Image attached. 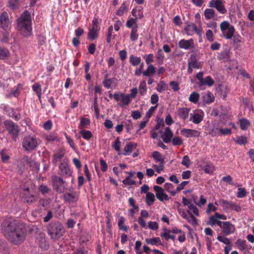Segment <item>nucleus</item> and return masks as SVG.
<instances>
[{
    "instance_id": "obj_1",
    "label": "nucleus",
    "mask_w": 254,
    "mask_h": 254,
    "mask_svg": "<svg viewBox=\"0 0 254 254\" xmlns=\"http://www.w3.org/2000/svg\"><path fill=\"white\" fill-rule=\"evenodd\" d=\"M1 230L4 236L14 245L20 244L25 239L24 227L16 220L4 221L1 224Z\"/></svg>"
},
{
    "instance_id": "obj_2",
    "label": "nucleus",
    "mask_w": 254,
    "mask_h": 254,
    "mask_svg": "<svg viewBox=\"0 0 254 254\" xmlns=\"http://www.w3.org/2000/svg\"><path fill=\"white\" fill-rule=\"evenodd\" d=\"M17 28L20 34L25 37H29L32 34V20L31 14L27 10L24 11L17 19Z\"/></svg>"
},
{
    "instance_id": "obj_3",
    "label": "nucleus",
    "mask_w": 254,
    "mask_h": 254,
    "mask_svg": "<svg viewBox=\"0 0 254 254\" xmlns=\"http://www.w3.org/2000/svg\"><path fill=\"white\" fill-rule=\"evenodd\" d=\"M48 233L52 239L58 240L63 236L64 230L62 224L59 222L53 221L47 228Z\"/></svg>"
},
{
    "instance_id": "obj_4",
    "label": "nucleus",
    "mask_w": 254,
    "mask_h": 254,
    "mask_svg": "<svg viewBox=\"0 0 254 254\" xmlns=\"http://www.w3.org/2000/svg\"><path fill=\"white\" fill-rule=\"evenodd\" d=\"M40 143V139L34 135H26L22 139V146L26 151L36 149Z\"/></svg>"
},
{
    "instance_id": "obj_5",
    "label": "nucleus",
    "mask_w": 254,
    "mask_h": 254,
    "mask_svg": "<svg viewBox=\"0 0 254 254\" xmlns=\"http://www.w3.org/2000/svg\"><path fill=\"white\" fill-rule=\"evenodd\" d=\"M220 28L222 36L226 39H231L234 35L235 29L227 21H223L220 24Z\"/></svg>"
},
{
    "instance_id": "obj_6",
    "label": "nucleus",
    "mask_w": 254,
    "mask_h": 254,
    "mask_svg": "<svg viewBox=\"0 0 254 254\" xmlns=\"http://www.w3.org/2000/svg\"><path fill=\"white\" fill-rule=\"evenodd\" d=\"M3 123L6 130L10 135L12 138L14 140H16L20 130L18 125L10 120H6Z\"/></svg>"
},
{
    "instance_id": "obj_7",
    "label": "nucleus",
    "mask_w": 254,
    "mask_h": 254,
    "mask_svg": "<svg viewBox=\"0 0 254 254\" xmlns=\"http://www.w3.org/2000/svg\"><path fill=\"white\" fill-rule=\"evenodd\" d=\"M217 225L221 229V234L224 236H229L233 234L236 231V228L234 224L229 221L217 222Z\"/></svg>"
},
{
    "instance_id": "obj_8",
    "label": "nucleus",
    "mask_w": 254,
    "mask_h": 254,
    "mask_svg": "<svg viewBox=\"0 0 254 254\" xmlns=\"http://www.w3.org/2000/svg\"><path fill=\"white\" fill-rule=\"evenodd\" d=\"M208 7L215 9L220 14L225 15L227 13V9L223 0H210L208 2Z\"/></svg>"
},
{
    "instance_id": "obj_9",
    "label": "nucleus",
    "mask_w": 254,
    "mask_h": 254,
    "mask_svg": "<svg viewBox=\"0 0 254 254\" xmlns=\"http://www.w3.org/2000/svg\"><path fill=\"white\" fill-rule=\"evenodd\" d=\"M52 185L53 189L58 193H63L64 190V185L65 182L61 177L56 175H52L51 177Z\"/></svg>"
},
{
    "instance_id": "obj_10",
    "label": "nucleus",
    "mask_w": 254,
    "mask_h": 254,
    "mask_svg": "<svg viewBox=\"0 0 254 254\" xmlns=\"http://www.w3.org/2000/svg\"><path fill=\"white\" fill-rule=\"evenodd\" d=\"M59 174L65 177H68L72 175V171L70 166L66 160H63L59 167Z\"/></svg>"
},
{
    "instance_id": "obj_11",
    "label": "nucleus",
    "mask_w": 254,
    "mask_h": 254,
    "mask_svg": "<svg viewBox=\"0 0 254 254\" xmlns=\"http://www.w3.org/2000/svg\"><path fill=\"white\" fill-rule=\"evenodd\" d=\"M219 205L222 206L225 210L232 209L237 212H239L241 210V206L233 202L221 199L219 200Z\"/></svg>"
},
{
    "instance_id": "obj_12",
    "label": "nucleus",
    "mask_w": 254,
    "mask_h": 254,
    "mask_svg": "<svg viewBox=\"0 0 254 254\" xmlns=\"http://www.w3.org/2000/svg\"><path fill=\"white\" fill-rule=\"evenodd\" d=\"M184 30L186 33L189 36H191L194 33H196L199 36L202 35L201 29L198 28L194 23L187 22L184 28Z\"/></svg>"
},
{
    "instance_id": "obj_13",
    "label": "nucleus",
    "mask_w": 254,
    "mask_h": 254,
    "mask_svg": "<svg viewBox=\"0 0 254 254\" xmlns=\"http://www.w3.org/2000/svg\"><path fill=\"white\" fill-rule=\"evenodd\" d=\"M22 195L24 201L29 204L36 202L38 199L37 195L30 193L28 188L24 189Z\"/></svg>"
},
{
    "instance_id": "obj_14",
    "label": "nucleus",
    "mask_w": 254,
    "mask_h": 254,
    "mask_svg": "<svg viewBox=\"0 0 254 254\" xmlns=\"http://www.w3.org/2000/svg\"><path fill=\"white\" fill-rule=\"evenodd\" d=\"M10 26V22L8 15L6 12L4 11L0 15V27L6 31Z\"/></svg>"
},
{
    "instance_id": "obj_15",
    "label": "nucleus",
    "mask_w": 254,
    "mask_h": 254,
    "mask_svg": "<svg viewBox=\"0 0 254 254\" xmlns=\"http://www.w3.org/2000/svg\"><path fill=\"white\" fill-rule=\"evenodd\" d=\"M219 219L226 220L227 217L224 214L215 212L214 215H212L209 217V220L207 222V224L213 227L215 225H217V223H215L214 221L222 222Z\"/></svg>"
},
{
    "instance_id": "obj_16",
    "label": "nucleus",
    "mask_w": 254,
    "mask_h": 254,
    "mask_svg": "<svg viewBox=\"0 0 254 254\" xmlns=\"http://www.w3.org/2000/svg\"><path fill=\"white\" fill-rule=\"evenodd\" d=\"M153 190L155 191L156 197L161 201L165 200H169V197L168 195L164 193V189L160 186H154Z\"/></svg>"
},
{
    "instance_id": "obj_17",
    "label": "nucleus",
    "mask_w": 254,
    "mask_h": 254,
    "mask_svg": "<svg viewBox=\"0 0 254 254\" xmlns=\"http://www.w3.org/2000/svg\"><path fill=\"white\" fill-rule=\"evenodd\" d=\"M180 48L186 50H191L194 48V41L192 39L189 40L181 39L178 43Z\"/></svg>"
},
{
    "instance_id": "obj_18",
    "label": "nucleus",
    "mask_w": 254,
    "mask_h": 254,
    "mask_svg": "<svg viewBox=\"0 0 254 254\" xmlns=\"http://www.w3.org/2000/svg\"><path fill=\"white\" fill-rule=\"evenodd\" d=\"M181 134L187 138L197 137L200 135V132L195 129L183 128L181 130Z\"/></svg>"
},
{
    "instance_id": "obj_19",
    "label": "nucleus",
    "mask_w": 254,
    "mask_h": 254,
    "mask_svg": "<svg viewBox=\"0 0 254 254\" xmlns=\"http://www.w3.org/2000/svg\"><path fill=\"white\" fill-rule=\"evenodd\" d=\"M189 210L187 211V212L190 215V216L194 222V223L196 224V219L195 217V216H199V211L198 208L196 206L192 204H190L189 205Z\"/></svg>"
},
{
    "instance_id": "obj_20",
    "label": "nucleus",
    "mask_w": 254,
    "mask_h": 254,
    "mask_svg": "<svg viewBox=\"0 0 254 254\" xmlns=\"http://www.w3.org/2000/svg\"><path fill=\"white\" fill-rule=\"evenodd\" d=\"M64 198L65 202L67 203H74L78 200V195L76 192L72 193L67 192L64 194Z\"/></svg>"
},
{
    "instance_id": "obj_21",
    "label": "nucleus",
    "mask_w": 254,
    "mask_h": 254,
    "mask_svg": "<svg viewBox=\"0 0 254 254\" xmlns=\"http://www.w3.org/2000/svg\"><path fill=\"white\" fill-rule=\"evenodd\" d=\"M204 114L202 112H197L190 114V121L195 124H199L203 119Z\"/></svg>"
},
{
    "instance_id": "obj_22",
    "label": "nucleus",
    "mask_w": 254,
    "mask_h": 254,
    "mask_svg": "<svg viewBox=\"0 0 254 254\" xmlns=\"http://www.w3.org/2000/svg\"><path fill=\"white\" fill-rule=\"evenodd\" d=\"M173 135V133L170 127H167L162 135V138L165 143H168L171 142Z\"/></svg>"
},
{
    "instance_id": "obj_23",
    "label": "nucleus",
    "mask_w": 254,
    "mask_h": 254,
    "mask_svg": "<svg viewBox=\"0 0 254 254\" xmlns=\"http://www.w3.org/2000/svg\"><path fill=\"white\" fill-rule=\"evenodd\" d=\"M238 249L241 251H248L251 247L247 244L246 240L238 239L235 243Z\"/></svg>"
},
{
    "instance_id": "obj_24",
    "label": "nucleus",
    "mask_w": 254,
    "mask_h": 254,
    "mask_svg": "<svg viewBox=\"0 0 254 254\" xmlns=\"http://www.w3.org/2000/svg\"><path fill=\"white\" fill-rule=\"evenodd\" d=\"M188 65L192 66L194 68L199 69L201 67L202 64L197 60L196 56L191 55L188 61Z\"/></svg>"
},
{
    "instance_id": "obj_25",
    "label": "nucleus",
    "mask_w": 254,
    "mask_h": 254,
    "mask_svg": "<svg viewBox=\"0 0 254 254\" xmlns=\"http://www.w3.org/2000/svg\"><path fill=\"white\" fill-rule=\"evenodd\" d=\"M136 143L134 142H128L127 143L124 147V152L123 153V154L124 155L130 154L133 151V149L136 148Z\"/></svg>"
},
{
    "instance_id": "obj_26",
    "label": "nucleus",
    "mask_w": 254,
    "mask_h": 254,
    "mask_svg": "<svg viewBox=\"0 0 254 254\" xmlns=\"http://www.w3.org/2000/svg\"><path fill=\"white\" fill-rule=\"evenodd\" d=\"M190 109L188 108H180L177 110V113L179 117L182 119L185 120L188 118L189 114Z\"/></svg>"
},
{
    "instance_id": "obj_27",
    "label": "nucleus",
    "mask_w": 254,
    "mask_h": 254,
    "mask_svg": "<svg viewBox=\"0 0 254 254\" xmlns=\"http://www.w3.org/2000/svg\"><path fill=\"white\" fill-rule=\"evenodd\" d=\"M152 157L154 159L156 162L159 163H165V158L161 153L157 151H154L152 153Z\"/></svg>"
},
{
    "instance_id": "obj_28",
    "label": "nucleus",
    "mask_w": 254,
    "mask_h": 254,
    "mask_svg": "<svg viewBox=\"0 0 254 254\" xmlns=\"http://www.w3.org/2000/svg\"><path fill=\"white\" fill-rule=\"evenodd\" d=\"M141 59L140 57L135 56L133 55H130L129 57V62L133 66H137L141 62Z\"/></svg>"
},
{
    "instance_id": "obj_29",
    "label": "nucleus",
    "mask_w": 254,
    "mask_h": 254,
    "mask_svg": "<svg viewBox=\"0 0 254 254\" xmlns=\"http://www.w3.org/2000/svg\"><path fill=\"white\" fill-rule=\"evenodd\" d=\"M64 155V152L62 150H59L55 152L53 157L52 162L53 164L56 165L57 162L61 161Z\"/></svg>"
},
{
    "instance_id": "obj_30",
    "label": "nucleus",
    "mask_w": 254,
    "mask_h": 254,
    "mask_svg": "<svg viewBox=\"0 0 254 254\" xmlns=\"http://www.w3.org/2000/svg\"><path fill=\"white\" fill-rule=\"evenodd\" d=\"M216 14L214 9L212 8H206L204 11V15L206 20L213 19Z\"/></svg>"
},
{
    "instance_id": "obj_31",
    "label": "nucleus",
    "mask_w": 254,
    "mask_h": 254,
    "mask_svg": "<svg viewBox=\"0 0 254 254\" xmlns=\"http://www.w3.org/2000/svg\"><path fill=\"white\" fill-rule=\"evenodd\" d=\"M120 105L122 107H126L129 105L131 102V100L129 97L128 94H125L124 93H121Z\"/></svg>"
},
{
    "instance_id": "obj_32",
    "label": "nucleus",
    "mask_w": 254,
    "mask_h": 254,
    "mask_svg": "<svg viewBox=\"0 0 254 254\" xmlns=\"http://www.w3.org/2000/svg\"><path fill=\"white\" fill-rule=\"evenodd\" d=\"M10 56L9 51L3 47H0V60H7L8 59Z\"/></svg>"
},
{
    "instance_id": "obj_33",
    "label": "nucleus",
    "mask_w": 254,
    "mask_h": 254,
    "mask_svg": "<svg viewBox=\"0 0 254 254\" xmlns=\"http://www.w3.org/2000/svg\"><path fill=\"white\" fill-rule=\"evenodd\" d=\"M155 72V67L154 65H148L147 68L143 71V76L150 77L151 75L154 74Z\"/></svg>"
},
{
    "instance_id": "obj_34",
    "label": "nucleus",
    "mask_w": 254,
    "mask_h": 254,
    "mask_svg": "<svg viewBox=\"0 0 254 254\" xmlns=\"http://www.w3.org/2000/svg\"><path fill=\"white\" fill-rule=\"evenodd\" d=\"M155 198L154 194L151 192H148L146 194V203L148 206L152 205L155 202Z\"/></svg>"
},
{
    "instance_id": "obj_35",
    "label": "nucleus",
    "mask_w": 254,
    "mask_h": 254,
    "mask_svg": "<svg viewBox=\"0 0 254 254\" xmlns=\"http://www.w3.org/2000/svg\"><path fill=\"white\" fill-rule=\"evenodd\" d=\"M99 31L96 29H89L87 35L88 38L91 40L96 39L98 36Z\"/></svg>"
},
{
    "instance_id": "obj_36",
    "label": "nucleus",
    "mask_w": 254,
    "mask_h": 254,
    "mask_svg": "<svg viewBox=\"0 0 254 254\" xmlns=\"http://www.w3.org/2000/svg\"><path fill=\"white\" fill-rule=\"evenodd\" d=\"M203 101L207 104H210L213 102L214 100V97L212 93L208 91L206 93L204 94L203 95Z\"/></svg>"
},
{
    "instance_id": "obj_37",
    "label": "nucleus",
    "mask_w": 254,
    "mask_h": 254,
    "mask_svg": "<svg viewBox=\"0 0 254 254\" xmlns=\"http://www.w3.org/2000/svg\"><path fill=\"white\" fill-rule=\"evenodd\" d=\"M164 54L162 50L159 49L156 54V58L157 59V63L159 65H161L163 64L164 60Z\"/></svg>"
},
{
    "instance_id": "obj_38",
    "label": "nucleus",
    "mask_w": 254,
    "mask_h": 254,
    "mask_svg": "<svg viewBox=\"0 0 254 254\" xmlns=\"http://www.w3.org/2000/svg\"><path fill=\"white\" fill-rule=\"evenodd\" d=\"M138 37L137 25H134L131 28L130 39L132 41H135L137 40Z\"/></svg>"
},
{
    "instance_id": "obj_39",
    "label": "nucleus",
    "mask_w": 254,
    "mask_h": 254,
    "mask_svg": "<svg viewBox=\"0 0 254 254\" xmlns=\"http://www.w3.org/2000/svg\"><path fill=\"white\" fill-rule=\"evenodd\" d=\"M32 88L33 91L36 93L39 99L41 101L42 89L40 84L39 83H36L32 85Z\"/></svg>"
},
{
    "instance_id": "obj_40",
    "label": "nucleus",
    "mask_w": 254,
    "mask_h": 254,
    "mask_svg": "<svg viewBox=\"0 0 254 254\" xmlns=\"http://www.w3.org/2000/svg\"><path fill=\"white\" fill-rule=\"evenodd\" d=\"M199 99V94L195 91L192 92L189 98V101L193 104H196Z\"/></svg>"
},
{
    "instance_id": "obj_41",
    "label": "nucleus",
    "mask_w": 254,
    "mask_h": 254,
    "mask_svg": "<svg viewBox=\"0 0 254 254\" xmlns=\"http://www.w3.org/2000/svg\"><path fill=\"white\" fill-rule=\"evenodd\" d=\"M143 58L147 65H153L151 63L154 62V55L153 54H145L143 56Z\"/></svg>"
},
{
    "instance_id": "obj_42",
    "label": "nucleus",
    "mask_w": 254,
    "mask_h": 254,
    "mask_svg": "<svg viewBox=\"0 0 254 254\" xmlns=\"http://www.w3.org/2000/svg\"><path fill=\"white\" fill-rule=\"evenodd\" d=\"M226 236L224 235H218L217 237V239L219 242L225 244L227 246H231V243L230 240L226 237Z\"/></svg>"
},
{
    "instance_id": "obj_43",
    "label": "nucleus",
    "mask_w": 254,
    "mask_h": 254,
    "mask_svg": "<svg viewBox=\"0 0 254 254\" xmlns=\"http://www.w3.org/2000/svg\"><path fill=\"white\" fill-rule=\"evenodd\" d=\"M90 122L89 119L82 117L80 119V125L78 127L80 129H83L90 125Z\"/></svg>"
},
{
    "instance_id": "obj_44",
    "label": "nucleus",
    "mask_w": 254,
    "mask_h": 254,
    "mask_svg": "<svg viewBox=\"0 0 254 254\" xmlns=\"http://www.w3.org/2000/svg\"><path fill=\"white\" fill-rule=\"evenodd\" d=\"M164 189L166 191L170 193L171 195L172 196H174L176 194V191L173 190L174 186L171 183H165L164 185Z\"/></svg>"
},
{
    "instance_id": "obj_45",
    "label": "nucleus",
    "mask_w": 254,
    "mask_h": 254,
    "mask_svg": "<svg viewBox=\"0 0 254 254\" xmlns=\"http://www.w3.org/2000/svg\"><path fill=\"white\" fill-rule=\"evenodd\" d=\"M229 58V51L227 50H224L221 53L219 54L217 59L219 61L228 60Z\"/></svg>"
},
{
    "instance_id": "obj_46",
    "label": "nucleus",
    "mask_w": 254,
    "mask_h": 254,
    "mask_svg": "<svg viewBox=\"0 0 254 254\" xmlns=\"http://www.w3.org/2000/svg\"><path fill=\"white\" fill-rule=\"evenodd\" d=\"M79 133L81 134L82 137L86 140H89L92 136V133L89 130H86L84 129H81L79 131Z\"/></svg>"
},
{
    "instance_id": "obj_47",
    "label": "nucleus",
    "mask_w": 254,
    "mask_h": 254,
    "mask_svg": "<svg viewBox=\"0 0 254 254\" xmlns=\"http://www.w3.org/2000/svg\"><path fill=\"white\" fill-rule=\"evenodd\" d=\"M203 170L208 174H212L215 170V167L212 163H208L203 166Z\"/></svg>"
},
{
    "instance_id": "obj_48",
    "label": "nucleus",
    "mask_w": 254,
    "mask_h": 254,
    "mask_svg": "<svg viewBox=\"0 0 254 254\" xmlns=\"http://www.w3.org/2000/svg\"><path fill=\"white\" fill-rule=\"evenodd\" d=\"M145 242L147 244L151 245H156L158 244H161V240L160 238L159 237H155L152 239H146L145 240Z\"/></svg>"
},
{
    "instance_id": "obj_49",
    "label": "nucleus",
    "mask_w": 254,
    "mask_h": 254,
    "mask_svg": "<svg viewBox=\"0 0 254 254\" xmlns=\"http://www.w3.org/2000/svg\"><path fill=\"white\" fill-rule=\"evenodd\" d=\"M23 161L26 163V164L30 167L34 168L36 167V164L35 162L32 160L31 158L28 156H25L23 158Z\"/></svg>"
},
{
    "instance_id": "obj_50",
    "label": "nucleus",
    "mask_w": 254,
    "mask_h": 254,
    "mask_svg": "<svg viewBox=\"0 0 254 254\" xmlns=\"http://www.w3.org/2000/svg\"><path fill=\"white\" fill-rule=\"evenodd\" d=\"M139 91L141 95L143 96L147 91L146 83L145 81L140 82L139 85Z\"/></svg>"
},
{
    "instance_id": "obj_51",
    "label": "nucleus",
    "mask_w": 254,
    "mask_h": 254,
    "mask_svg": "<svg viewBox=\"0 0 254 254\" xmlns=\"http://www.w3.org/2000/svg\"><path fill=\"white\" fill-rule=\"evenodd\" d=\"M8 7L11 9L17 8L19 5V0H8Z\"/></svg>"
},
{
    "instance_id": "obj_52",
    "label": "nucleus",
    "mask_w": 254,
    "mask_h": 254,
    "mask_svg": "<svg viewBox=\"0 0 254 254\" xmlns=\"http://www.w3.org/2000/svg\"><path fill=\"white\" fill-rule=\"evenodd\" d=\"M0 155L2 162L7 163L10 157L5 149H2L0 151Z\"/></svg>"
},
{
    "instance_id": "obj_53",
    "label": "nucleus",
    "mask_w": 254,
    "mask_h": 254,
    "mask_svg": "<svg viewBox=\"0 0 254 254\" xmlns=\"http://www.w3.org/2000/svg\"><path fill=\"white\" fill-rule=\"evenodd\" d=\"M240 127L242 130H246L250 125V122L246 119L240 120Z\"/></svg>"
},
{
    "instance_id": "obj_54",
    "label": "nucleus",
    "mask_w": 254,
    "mask_h": 254,
    "mask_svg": "<svg viewBox=\"0 0 254 254\" xmlns=\"http://www.w3.org/2000/svg\"><path fill=\"white\" fill-rule=\"evenodd\" d=\"M163 231L164 232V233L160 234V237L161 238H164L165 240L168 241L169 239H170V237L171 236V231H170V230L167 228L163 229Z\"/></svg>"
},
{
    "instance_id": "obj_55",
    "label": "nucleus",
    "mask_w": 254,
    "mask_h": 254,
    "mask_svg": "<svg viewBox=\"0 0 254 254\" xmlns=\"http://www.w3.org/2000/svg\"><path fill=\"white\" fill-rule=\"evenodd\" d=\"M222 127H220L219 126L216 124H215L213 126V128L211 129V133L212 136H217L219 135L220 132V129H221Z\"/></svg>"
},
{
    "instance_id": "obj_56",
    "label": "nucleus",
    "mask_w": 254,
    "mask_h": 254,
    "mask_svg": "<svg viewBox=\"0 0 254 254\" xmlns=\"http://www.w3.org/2000/svg\"><path fill=\"white\" fill-rule=\"evenodd\" d=\"M128 174H129V176L126 177V178L123 181V183L125 185L131 186L135 184V182L134 181L131 180L130 179L132 177L131 173L129 172H127Z\"/></svg>"
},
{
    "instance_id": "obj_57",
    "label": "nucleus",
    "mask_w": 254,
    "mask_h": 254,
    "mask_svg": "<svg viewBox=\"0 0 254 254\" xmlns=\"http://www.w3.org/2000/svg\"><path fill=\"white\" fill-rule=\"evenodd\" d=\"M236 143L240 145H245L247 143V138L244 136H240L235 139Z\"/></svg>"
},
{
    "instance_id": "obj_58",
    "label": "nucleus",
    "mask_w": 254,
    "mask_h": 254,
    "mask_svg": "<svg viewBox=\"0 0 254 254\" xmlns=\"http://www.w3.org/2000/svg\"><path fill=\"white\" fill-rule=\"evenodd\" d=\"M127 8L125 3L121 4L120 8L117 10L116 14L119 16L123 15L127 11Z\"/></svg>"
},
{
    "instance_id": "obj_59",
    "label": "nucleus",
    "mask_w": 254,
    "mask_h": 254,
    "mask_svg": "<svg viewBox=\"0 0 254 254\" xmlns=\"http://www.w3.org/2000/svg\"><path fill=\"white\" fill-rule=\"evenodd\" d=\"M157 106H158V104H157L155 106H152L150 108V109L148 110V111L146 113L145 119H147L148 120H149L150 118L152 116V115L155 112Z\"/></svg>"
},
{
    "instance_id": "obj_60",
    "label": "nucleus",
    "mask_w": 254,
    "mask_h": 254,
    "mask_svg": "<svg viewBox=\"0 0 254 254\" xmlns=\"http://www.w3.org/2000/svg\"><path fill=\"white\" fill-rule=\"evenodd\" d=\"M214 83V81L211 76H207L205 79L203 80V82L201 84L200 86H202L204 85L207 84L209 86H212Z\"/></svg>"
},
{
    "instance_id": "obj_61",
    "label": "nucleus",
    "mask_w": 254,
    "mask_h": 254,
    "mask_svg": "<svg viewBox=\"0 0 254 254\" xmlns=\"http://www.w3.org/2000/svg\"><path fill=\"white\" fill-rule=\"evenodd\" d=\"M107 76H108V75L107 74L105 76V78H104V80L103 81V84L104 86L105 87H106V88H109L111 87V84L113 81V79L112 78L108 79Z\"/></svg>"
},
{
    "instance_id": "obj_62",
    "label": "nucleus",
    "mask_w": 254,
    "mask_h": 254,
    "mask_svg": "<svg viewBox=\"0 0 254 254\" xmlns=\"http://www.w3.org/2000/svg\"><path fill=\"white\" fill-rule=\"evenodd\" d=\"M166 84L163 81H161L157 85L156 90L158 92H162L166 89Z\"/></svg>"
},
{
    "instance_id": "obj_63",
    "label": "nucleus",
    "mask_w": 254,
    "mask_h": 254,
    "mask_svg": "<svg viewBox=\"0 0 254 254\" xmlns=\"http://www.w3.org/2000/svg\"><path fill=\"white\" fill-rule=\"evenodd\" d=\"M112 146L116 151H120L121 142L119 137H117L114 140Z\"/></svg>"
},
{
    "instance_id": "obj_64",
    "label": "nucleus",
    "mask_w": 254,
    "mask_h": 254,
    "mask_svg": "<svg viewBox=\"0 0 254 254\" xmlns=\"http://www.w3.org/2000/svg\"><path fill=\"white\" fill-rule=\"evenodd\" d=\"M172 144L174 146L181 145L183 144V141L181 137L175 136L172 139Z\"/></svg>"
}]
</instances>
